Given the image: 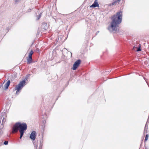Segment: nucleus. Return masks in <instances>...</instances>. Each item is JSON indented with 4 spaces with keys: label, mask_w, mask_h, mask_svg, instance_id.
Returning a JSON list of instances; mask_svg holds the SVG:
<instances>
[{
    "label": "nucleus",
    "mask_w": 149,
    "mask_h": 149,
    "mask_svg": "<svg viewBox=\"0 0 149 149\" xmlns=\"http://www.w3.org/2000/svg\"><path fill=\"white\" fill-rule=\"evenodd\" d=\"M122 17V12L120 11L113 17L110 25L108 27V30L111 32L117 31L119 29L118 24L121 22Z\"/></svg>",
    "instance_id": "f257e3e1"
},
{
    "label": "nucleus",
    "mask_w": 149,
    "mask_h": 149,
    "mask_svg": "<svg viewBox=\"0 0 149 149\" xmlns=\"http://www.w3.org/2000/svg\"><path fill=\"white\" fill-rule=\"evenodd\" d=\"M27 129V125L26 124L17 123L14 126L13 128V132H17L19 130L20 132L24 133Z\"/></svg>",
    "instance_id": "f03ea898"
},
{
    "label": "nucleus",
    "mask_w": 149,
    "mask_h": 149,
    "mask_svg": "<svg viewBox=\"0 0 149 149\" xmlns=\"http://www.w3.org/2000/svg\"><path fill=\"white\" fill-rule=\"evenodd\" d=\"M25 81L23 80L20 82L19 84L16 86L15 88V89L17 90L16 93H17V92L22 89L23 86L25 85Z\"/></svg>",
    "instance_id": "7ed1b4c3"
},
{
    "label": "nucleus",
    "mask_w": 149,
    "mask_h": 149,
    "mask_svg": "<svg viewBox=\"0 0 149 149\" xmlns=\"http://www.w3.org/2000/svg\"><path fill=\"white\" fill-rule=\"evenodd\" d=\"M80 63V61L78 60L76 61L73 65L72 69L74 70H75L79 66Z\"/></svg>",
    "instance_id": "20e7f679"
},
{
    "label": "nucleus",
    "mask_w": 149,
    "mask_h": 149,
    "mask_svg": "<svg viewBox=\"0 0 149 149\" xmlns=\"http://www.w3.org/2000/svg\"><path fill=\"white\" fill-rule=\"evenodd\" d=\"M10 84V81L9 80L6 83H3L2 85V88L4 90L7 89L9 86Z\"/></svg>",
    "instance_id": "39448f33"
},
{
    "label": "nucleus",
    "mask_w": 149,
    "mask_h": 149,
    "mask_svg": "<svg viewBox=\"0 0 149 149\" xmlns=\"http://www.w3.org/2000/svg\"><path fill=\"white\" fill-rule=\"evenodd\" d=\"M36 132L33 131L31 134L30 136V137L31 139L33 141H34L36 138Z\"/></svg>",
    "instance_id": "423d86ee"
},
{
    "label": "nucleus",
    "mask_w": 149,
    "mask_h": 149,
    "mask_svg": "<svg viewBox=\"0 0 149 149\" xmlns=\"http://www.w3.org/2000/svg\"><path fill=\"white\" fill-rule=\"evenodd\" d=\"M99 6V4L97 1L96 0L93 4L90 6L91 7H98Z\"/></svg>",
    "instance_id": "0eeeda50"
},
{
    "label": "nucleus",
    "mask_w": 149,
    "mask_h": 149,
    "mask_svg": "<svg viewBox=\"0 0 149 149\" xmlns=\"http://www.w3.org/2000/svg\"><path fill=\"white\" fill-rule=\"evenodd\" d=\"M32 60V57L29 56L27 59V62L28 63H31Z\"/></svg>",
    "instance_id": "6e6552de"
},
{
    "label": "nucleus",
    "mask_w": 149,
    "mask_h": 149,
    "mask_svg": "<svg viewBox=\"0 0 149 149\" xmlns=\"http://www.w3.org/2000/svg\"><path fill=\"white\" fill-rule=\"evenodd\" d=\"M33 53V52L32 50H31L30 52V53L29 54V56L30 57H31L32 54Z\"/></svg>",
    "instance_id": "1a4fd4ad"
},
{
    "label": "nucleus",
    "mask_w": 149,
    "mask_h": 149,
    "mask_svg": "<svg viewBox=\"0 0 149 149\" xmlns=\"http://www.w3.org/2000/svg\"><path fill=\"white\" fill-rule=\"evenodd\" d=\"M148 137H149V135L148 134H146V135L145 139V141H147V140H148Z\"/></svg>",
    "instance_id": "9d476101"
},
{
    "label": "nucleus",
    "mask_w": 149,
    "mask_h": 149,
    "mask_svg": "<svg viewBox=\"0 0 149 149\" xmlns=\"http://www.w3.org/2000/svg\"><path fill=\"white\" fill-rule=\"evenodd\" d=\"M24 133H23V132H20V139H21L22 137V136L23 135V134H24Z\"/></svg>",
    "instance_id": "9b49d317"
},
{
    "label": "nucleus",
    "mask_w": 149,
    "mask_h": 149,
    "mask_svg": "<svg viewBox=\"0 0 149 149\" xmlns=\"http://www.w3.org/2000/svg\"><path fill=\"white\" fill-rule=\"evenodd\" d=\"M3 133V132L2 129L0 128V135L2 134Z\"/></svg>",
    "instance_id": "f8f14e48"
},
{
    "label": "nucleus",
    "mask_w": 149,
    "mask_h": 149,
    "mask_svg": "<svg viewBox=\"0 0 149 149\" xmlns=\"http://www.w3.org/2000/svg\"><path fill=\"white\" fill-rule=\"evenodd\" d=\"M8 141H5L4 142V144H5V145H7L8 143Z\"/></svg>",
    "instance_id": "ddd939ff"
},
{
    "label": "nucleus",
    "mask_w": 149,
    "mask_h": 149,
    "mask_svg": "<svg viewBox=\"0 0 149 149\" xmlns=\"http://www.w3.org/2000/svg\"><path fill=\"white\" fill-rule=\"evenodd\" d=\"M137 47H134L133 49V50H135L136 49H137Z\"/></svg>",
    "instance_id": "4468645a"
},
{
    "label": "nucleus",
    "mask_w": 149,
    "mask_h": 149,
    "mask_svg": "<svg viewBox=\"0 0 149 149\" xmlns=\"http://www.w3.org/2000/svg\"><path fill=\"white\" fill-rule=\"evenodd\" d=\"M137 50H136L137 51H140V47H139L138 48H137Z\"/></svg>",
    "instance_id": "2eb2a0df"
},
{
    "label": "nucleus",
    "mask_w": 149,
    "mask_h": 149,
    "mask_svg": "<svg viewBox=\"0 0 149 149\" xmlns=\"http://www.w3.org/2000/svg\"><path fill=\"white\" fill-rule=\"evenodd\" d=\"M115 3H116V2H114V3H112V5H113Z\"/></svg>",
    "instance_id": "dca6fc26"
},
{
    "label": "nucleus",
    "mask_w": 149,
    "mask_h": 149,
    "mask_svg": "<svg viewBox=\"0 0 149 149\" xmlns=\"http://www.w3.org/2000/svg\"><path fill=\"white\" fill-rule=\"evenodd\" d=\"M40 16L39 17V18H38V19H39V18H40Z\"/></svg>",
    "instance_id": "f3484780"
},
{
    "label": "nucleus",
    "mask_w": 149,
    "mask_h": 149,
    "mask_svg": "<svg viewBox=\"0 0 149 149\" xmlns=\"http://www.w3.org/2000/svg\"><path fill=\"white\" fill-rule=\"evenodd\" d=\"M140 51H141V49H140Z\"/></svg>",
    "instance_id": "a211bd4d"
},
{
    "label": "nucleus",
    "mask_w": 149,
    "mask_h": 149,
    "mask_svg": "<svg viewBox=\"0 0 149 149\" xmlns=\"http://www.w3.org/2000/svg\"><path fill=\"white\" fill-rule=\"evenodd\" d=\"M71 56H72V53H71Z\"/></svg>",
    "instance_id": "6ab92c4d"
},
{
    "label": "nucleus",
    "mask_w": 149,
    "mask_h": 149,
    "mask_svg": "<svg viewBox=\"0 0 149 149\" xmlns=\"http://www.w3.org/2000/svg\"><path fill=\"white\" fill-rule=\"evenodd\" d=\"M120 0H118V1H120Z\"/></svg>",
    "instance_id": "aec40b11"
}]
</instances>
